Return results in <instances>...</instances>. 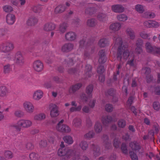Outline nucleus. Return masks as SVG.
<instances>
[{
    "label": "nucleus",
    "instance_id": "64",
    "mask_svg": "<svg viewBox=\"0 0 160 160\" xmlns=\"http://www.w3.org/2000/svg\"><path fill=\"white\" fill-rule=\"evenodd\" d=\"M153 54H160V48H157L155 47L152 52Z\"/></svg>",
    "mask_w": 160,
    "mask_h": 160
},
{
    "label": "nucleus",
    "instance_id": "41",
    "mask_svg": "<svg viewBox=\"0 0 160 160\" xmlns=\"http://www.w3.org/2000/svg\"><path fill=\"white\" fill-rule=\"evenodd\" d=\"M79 48H87L88 46L91 45V43H85V41L84 39H83L80 40L79 42Z\"/></svg>",
    "mask_w": 160,
    "mask_h": 160
},
{
    "label": "nucleus",
    "instance_id": "6",
    "mask_svg": "<svg viewBox=\"0 0 160 160\" xmlns=\"http://www.w3.org/2000/svg\"><path fill=\"white\" fill-rule=\"evenodd\" d=\"M49 108L50 110V116L52 117H56L59 115L58 107L56 105L51 103L49 105Z\"/></svg>",
    "mask_w": 160,
    "mask_h": 160
},
{
    "label": "nucleus",
    "instance_id": "1",
    "mask_svg": "<svg viewBox=\"0 0 160 160\" xmlns=\"http://www.w3.org/2000/svg\"><path fill=\"white\" fill-rule=\"evenodd\" d=\"M113 40L115 43L119 45L117 54V59L123 64L129 55V51L127 49L128 45L126 43H123L122 38L117 35L114 36Z\"/></svg>",
    "mask_w": 160,
    "mask_h": 160
},
{
    "label": "nucleus",
    "instance_id": "12",
    "mask_svg": "<svg viewBox=\"0 0 160 160\" xmlns=\"http://www.w3.org/2000/svg\"><path fill=\"white\" fill-rule=\"evenodd\" d=\"M74 48V44L71 43H67L62 46L61 51L63 52H68L72 51Z\"/></svg>",
    "mask_w": 160,
    "mask_h": 160
},
{
    "label": "nucleus",
    "instance_id": "40",
    "mask_svg": "<svg viewBox=\"0 0 160 160\" xmlns=\"http://www.w3.org/2000/svg\"><path fill=\"white\" fill-rule=\"evenodd\" d=\"M12 70L11 65L8 64L3 66V72L5 74H8L10 73Z\"/></svg>",
    "mask_w": 160,
    "mask_h": 160
},
{
    "label": "nucleus",
    "instance_id": "32",
    "mask_svg": "<svg viewBox=\"0 0 160 160\" xmlns=\"http://www.w3.org/2000/svg\"><path fill=\"white\" fill-rule=\"evenodd\" d=\"M46 118V115L43 113H41L35 115L33 119L37 121H41L44 119Z\"/></svg>",
    "mask_w": 160,
    "mask_h": 160
},
{
    "label": "nucleus",
    "instance_id": "30",
    "mask_svg": "<svg viewBox=\"0 0 160 160\" xmlns=\"http://www.w3.org/2000/svg\"><path fill=\"white\" fill-rule=\"evenodd\" d=\"M87 25L90 27H94L97 24L96 20L93 18L88 19L87 21Z\"/></svg>",
    "mask_w": 160,
    "mask_h": 160
},
{
    "label": "nucleus",
    "instance_id": "22",
    "mask_svg": "<svg viewBox=\"0 0 160 160\" xmlns=\"http://www.w3.org/2000/svg\"><path fill=\"white\" fill-rule=\"evenodd\" d=\"M8 88L4 86L0 87V97L4 98L6 97L8 94Z\"/></svg>",
    "mask_w": 160,
    "mask_h": 160
},
{
    "label": "nucleus",
    "instance_id": "35",
    "mask_svg": "<svg viewBox=\"0 0 160 160\" xmlns=\"http://www.w3.org/2000/svg\"><path fill=\"white\" fill-rule=\"evenodd\" d=\"M121 25L118 22L115 23L111 25V29L114 31H117L121 28Z\"/></svg>",
    "mask_w": 160,
    "mask_h": 160
},
{
    "label": "nucleus",
    "instance_id": "5",
    "mask_svg": "<svg viewBox=\"0 0 160 160\" xmlns=\"http://www.w3.org/2000/svg\"><path fill=\"white\" fill-rule=\"evenodd\" d=\"M17 124L20 127L28 128L31 127L32 124V121L28 119H21L18 121L17 122Z\"/></svg>",
    "mask_w": 160,
    "mask_h": 160
},
{
    "label": "nucleus",
    "instance_id": "33",
    "mask_svg": "<svg viewBox=\"0 0 160 160\" xmlns=\"http://www.w3.org/2000/svg\"><path fill=\"white\" fill-rule=\"evenodd\" d=\"M97 17L98 20L101 22H104L108 19L106 15L102 13H99Z\"/></svg>",
    "mask_w": 160,
    "mask_h": 160
},
{
    "label": "nucleus",
    "instance_id": "4",
    "mask_svg": "<svg viewBox=\"0 0 160 160\" xmlns=\"http://www.w3.org/2000/svg\"><path fill=\"white\" fill-rule=\"evenodd\" d=\"M14 60L16 63L19 66H22L24 62V59L22 53L20 52H18L15 54Z\"/></svg>",
    "mask_w": 160,
    "mask_h": 160
},
{
    "label": "nucleus",
    "instance_id": "3",
    "mask_svg": "<svg viewBox=\"0 0 160 160\" xmlns=\"http://www.w3.org/2000/svg\"><path fill=\"white\" fill-rule=\"evenodd\" d=\"M63 119L61 120L59 122L56 127V130L59 132H70L71 131L70 128L67 125L63 124Z\"/></svg>",
    "mask_w": 160,
    "mask_h": 160
},
{
    "label": "nucleus",
    "instance_id": "54",
    "mask_svg": "<svg viewBox=\"0 0 160 160\" xmlns=\"http://www.w3.org/2000/svg\"><path fill=\"white\" fill-rule=\"evenodd\" d=\"M118 124L119 127L123 128L126 125V121L123 119H121L118 121Z\"/></svg>",
    "mask_w": 160,
    "mask_h": 160
},
{
    "label": "nucleus",
    "instance_id": "27",
    "mask_svg": "<svg viewBox=\"0 0 160 160\" xmlns=\"http://www.w3.org/2000/svg\"><path fill=\"white\" fill-rule=\"evenodd\" d=\"M98 46L101 48H104L109 44L108 40L106 38H102L99 40L98 43Z\"/></svg>",
    "mask_w": 160,
    "mask_h": 160
},
{
    "label": "nucleus",
    "instance_id": "42",
    "mask_svg": "<svg viewBox=\"0 0 160 160\" xmlns=\"http://www.w3.org/2000/svg\"><path fill=\"white\" fill-rule=\"evenodd\" d=\"M79 145L83 151L86 150L88 147V142L85 141H82L80 142Z\"/></svg>",
    "mask_w": 160,
    "mask_h": 160
},
{
    "label": "nucleus",
    "instance_id": "11",
    "mask_svg": "<svg viewBox=\"0 0 160 160\" xmlns=\"http://www.w3.org/2000/svg\"><path fill=\"white\" fill-rule=\"evenodd\" d=\"M105 51L102 49L99 51L98 53L99 58L98 62L100 63H104L107 60Z\"/></svg>",
    "mask_w": 160,
    "mask_h": 160
},
{
    "label": "nucleus",
    "instance_id": "7",
    "mask_svg": "<svg viewBox=\"0 0 160 160\" xmlns=\"http://www.w3.org/2000/svg\"><path fill=\"white\" fill-rule=\"evenodd\" d=\"M23 106L25 111L29 113H32L34 110V106L31 102L25 101L23 104Z\"/></svg>",
    "mask_w": 160,
    "mask_h": 160
},
{
    "label": "nucleus",
    "instance_id": "19",
    "mask_svg": "<svg viewBox=\"0 0 160 160\" xmlns=\"http://www.w3.org/2000/svg\"><path fill=\"white\" fill-rule=\"evenodd\" d=\"M56 28L55 25L52 23H47L44 26L43 29L46 31H50L55 29Z\"/></svg>",
    "mask_w": 160,
    "mask_h": 160
},
{
    "label": "nucleus",
    "instance_id": "21",
    "mask_svg": "<svg viewBox=\"0 0 160 160\" xmlns=\"http://www.w3.org/2000/svg\"><path fill=\"white\" fill-rule=\"evenodd\" d=\"M118 101V98L116 94V90L113 88H111V102L114 104Z\"/></svg>",
    "mask_w": 160,
    "mask_h": 160
},
{
    "label": "nucleus",
    "instance_id": "61",
    "mask_svg": "<svg viewBox=\"0 0 160 160\" xmlns=\"http://www.w3.org/2000/svg\"><path fill=\"white\" fill-rule=\"evenodd\" d=\"M120 143V142L118 139L115 138L114 140L113 145L116 148H118L119 147Z\"/></svg>",
    "mask_w": 160,
    "mask_h": 160
},
{
    "label": "nucleus",
    "instance_id": "13",
    "mask_svg": "<svg viewBox=\"0 0 160 160\" xmlns=\"http://www.w3.org/2000/svg\"><path fill=\"white\" fill-rule=\"evenodd\" d=\"M91 148L95 157H97L100 155V148L98 146L95 145L94 144H92L91 145Z\"/></svg>",
    "mask_w": 160,
    "mask_h": 160
},
{
    "label": "nucleus",
    "instance_id": "56",
    "mask_svg": "<svg viewBox=\"0 0 160 160\" xmlns=\"http://www.w3.org/2000/svg\"><path fill=\"white\" fill-rule=\"evenodd\" d=\"M8 30L7 29L1 28H0V37H1L7 33Z\"/></svg>",
    "mask_w": 160,
    "mask_h": 160
},
{
    "label": "nucleus",
    "instance_id": "47",
    "mask_svg": "<svg viewBox=\"0 0 160 160\" xmlns=\"http://www.w3.org/2000/svg\"><path fill=\"white\" fill-rule=\"evenodd\" d=\"M136 10L139 13H142L144 11L143 6L140 4H137L135 7Z\"/></svg>",
    "mask_w": 160,
    "mask_h": 160
},
{
    "label": "nucleus",
    "instance_id": "59",
    "mask_svg": "<svg viewBox=\"0 0 160 160\" xmlns=\"http://www.w3.org/2000/svg\"><path fill=\"white\" fill-rule=\"evenodd\" d=\"M14 115L17 117L20 118L23 116V113L21 110H17L15 112Z\"/></svg>",
    "mask_w": 160,
    "mask_h": 160
},
{
    "label": "nucleus",
    "instance_id": "51",
    "mask_svg": "<svg viewBox=\"0 0 160 160\" xmlns=\"http://www.w3.org/2000/svg\"><path fill=\"white\" fill-rule=\"evenodd\" d=\"M3 9L5 12H11L13 10L12 7L11 6L8 5H6L4 6Z\"/></svg>",
    "mask_w": 160,
    "mask_h": 160
},
{
    "label": "nucleus",
    "instance_id": "45",
    "mask_svg": "<svg viewBox=\"0 0 160 160\" xmlns=\"http://www.w3.org/2000/svg\"><path fill=\"white\" fill-rule=\"evenodd\" d=\"M95 8H87L85 11L86 14L89 15H92L95 12Z\"/></svg>",
    "mask_w": 160,
    "mask_h": 160
},
{
    "label": "nucleus",
    "instance_id": "62",
    "mask_svg": "<svg viewBox=\"0 0 160 160\" xmlns=\"http://www.w3.org/2000/svg\"><path fill=\"white\" fill-rule=\"evenodd\" d=\"M26 148L28 150H32L34 148V145L31 142H28L26 145Z\"/></svg>",
    "mask_w": 160,
    "mask_h": 160
},
{
    "label": "nucleus",
    "instance_id": "15",
    "mask_svg": "<svg viewBox=\"0 0 160 160\" xmlns=\"http://www.w3.org/2000/svg\"><path fill=\"white\" fill-rule=\"evenodd\" d=\"M38 22V19L34 16L29 17L27 21V24L29 26H33Z\"/></svg>",
    "mask_w": 160,
    "mask_h": 160
},
{
    "label": "nucleus",
    "instance_id": "17",
    "mask_svg": "<svg viewBox=\"0 0 160 160\" xmlns=\"http://www.w3.org/2000/svg\"><path fill=\"white\" fill-rule=\"evenodd\" d=\"M129 145L130 147L133 151L139 150L141 148L140 144L136 141L131 142Z\"/></svg>",
    "mask_w": 160,
    "mask_h": 160
},
{
    "label": "nucleus",
    "instance_id": "52",
    "mask_svg": "<svg viewBox=\"0 0 160 160\" xmlns=\"http://www.w3.org/2000/svg\"><path fill=\"white\" fill-rule=\"evenodd\" d=\"M88 98L84 93H82L80 95V99L83 102H87Z\"/></svg>",
    "mask_w": 160,
    "mask_h": 160
},
{
    "label": "nucleus",
    "instance_id": "14",
    "mask_svg": "<svg viewBox=\"0 0 160 160\" xmlns=\"http://www.w3.org/2000/svg\"><path fill=\"white\" fill-rule=\"evenodd\" d=\"M82 86L81 83H78L71 87L68 90L70 94H73L78 90Z\"/></svg>",
    "mask_w": 160,
    "mask_h": 160
},
{
    "label": "nucleus",
    "instance_id": "2",
    "mask_svg": "<svg viewBox=\"0 0 160 160\" xmlns=\"http://www.w3.org/2000/svg\"><path fill=\"white\" fill-rule=\"evenodd\" d=\"M14 48L13 44L11 42H5L0 45V51L5 53H9Z\"/></svg>",
    "mask_w": 160,
    "mask_h": 160
},
{
    "label": "nucleus",
    "instance_id": "58",
    "mask_svg": "<svg viewBox=\"0 0 160 160\" xmlns=\"http://www.w3.org/2000/svg\"><path fill=\"white\" fill-rule=\"evenodd\" d=\"M134 57H133L132 58L129 59L128 61L127 62V64H128L130 66L134 67Z\"/></svg>",
    "mask_w": 160,
    "mask_h": 160
},
{
    "label": "nucleus",
    "instance_id": "36",
    "mask_svg": "<svg viewBox=\"0 0 160 160\" xmlns=\"http://www.w3.org/2000/svg\"><path fill=\"white\" fill-rule=\"evenodd\" d=\"M145 46L146 51L148 53L152 54L153 51L154 50V48L155 47L152 46L151 43L148 42L146 43Z\"/></svg>",
    "mask_w": 160,
    "mask_h": 160
},
{
    "label": "nucleus",
    "instance_id": "48",
    "mask_svg": "<svg viewBox=\"0 0 160 160\" xmlns=\"http://www.w3.org/2000/svg\"><path fill=\"white\" fill-rule=\"evenodd\" d=\"M4 155L5 157L8 159H11L13 157L12 153L10 151H7L4 152Z\"/></svg>",
    "mask_w": 160,
    "mask_h": 160
},
{
    "label": "nucleus",
    "instance_id": "46",
    "mask_svg": "<svg viewBox=\"0 0 160 160\" xmlns=\"http://www.w3.org/2000/svg\"><path fill=\"white\" fill-rule=\"evenodd\" d=\"M82 107L81 105H79L77 107H72L69 109V112L72 113L74 112H79L81 109Z\"/></svg>",
    "mask_w": 160,
    "mask_h": 160
},
{
    "label": "nucleus",
    "instance_id": "37",
    "mask_svg": "<svg viewBox=\"0 0 160 160\" xmlns=\"http://www.w3.org/2000/svg\"><path fill=\"white\" fill-rule=\"evenodd\" d=\"M95 134V133L93 131H89L84 135V138L86 139L89 140L93 138L94 137Z\"/></svg>",
    "mask_w": 160,
    "mask_h": 160
},
{
    "label": "nucleus",
    "instance_id": "28",
    "mask_svg": "<svg viewBox=\"0 0 160 160\" xmlns=\"http://www.w3.org/2000/svg\"><path fill=\"white\" fill-rule=\"evenodd\" d=\"M66 9V8L64 5H60L55 8L54 12L56 14L64 12Z\"/></svg>",
    "mask_w": 160,
    "mask_h": 160
},
{
    "label": "nucleus",
    "instance_id": "34",
    "mask_svg": "<svg viewBox=\"0 0 160 160\" xmlns=\"http://www.w3.org/2000/svg\"><path fill=\"white\" fill-rule=\"evenodd\" d=\"M68 26V24L67 23H63L60 25L59 31L61 33H63L66 31Z\"/></svg>",
    "mask_w": 160,
    "mask_h": 160
},
{
    "label": "nucleus",
    "instance_id": "31",
    "mask_svg": "<svg viewBox=\"0 0 160 160\" xmlns=\"http://www.w3.org/2000/svg\"><path fill=\"white\" fill-rule=\"evenodd\" d=\"M93 89V86L91 84L89 85L86 88V92L88 95L89 98H91L92 97V93Z\"/></svg>",
    "mask_w": 160,
    "mask_h": 160
},
{
    "label": "nucleus",
    "instance_id": "23",
    "mask_svg": "<svg viewBox=\"0 0 160 160\" xmlns=\"http://www.w3.org/2000/svg\"><path fill=\"white\" fill-rule=\"evenodd\" d=\"M43 95V93L40 90H38L34 92L33 95V97L34 99L38 100L41 99Z\"/></svg>",
    "mask_w": 160,
    "mask_h": 160
},
{
    "label": "nucleus",
    "instance_id": "63",
    "mask_svg": "<svg viewBox=\"0 0 160 160\" xmlns=\"http://www.w3.org/2000/svg\"><path fill=\"white\" fill-rule=\"evenodd\" d=\"M143 44V42L142 40L140 38H138L136 41V45L137 47H142Z\"/></svg>",
    "mask_w": 160,
    "mask_h": 160
},
{
    "label": "nucleus",
    "instance_id": "39",
    "mask_svg": "<svg viewBox=\"0 0 160 160\" xmlns=\"http://www.w3.org/2000/svg\"><path fill=\"white\" fill-rule=\"evenodd\" d=\"M94 130L96 133H99L102 130V126L101 124L99 122H97L94 126Z\"/></svg>",
    "mask_w": 160,
    "mask_h": 160
},
{
    "label": "nucleus",
    "instance_id": "49",
    "mask_svg": "<svg viewBox=\"0 0 160 160\" xmlns=\"http://www.w3.org/2000/svg\"><path fill=\"white\" fill-rule=\"evenodd\" d=\"M121 149L123 153L125 154H127L128 153V150L127 148V146L125 143H122Z\"/></svg>",
    "mask_w": 160,
    "mask_h": 160
},
{
    "label": "nucleus",
    "instance_id": "29",
    "mask_svg": "<svg viewBox=\"0 0 160 160\" xmlns=\"http://www.w3.org/2000/svg\"><path fill=\"white\" fill-rule=\"evenodd\" d=\"M92 66L90 64H87L85 67V75L86 76V78L90 77L92 75Z\"/></svg>",
    "mask_w": 160,
    "mask_h": 160
},
{
    "label": "nucleus",
    "instance_id": "57",
    "mask_svg": "<svg viewBox=\"0 0 160 160\" xmlns=\"http://www.w3.org/2000/svg\"><path fill=\"white\" fill-rule=\"evenodd\" d=\"M105 69L103 66L101 65L98 66L97 70L98 73L100 74L103 73Z\"/></svg>",
    "mask_w": 160,
    "mask_h": 160
},
{
    "label": "nucleus",
    "instance_id": "50",
    "mask_svg": "<svg viewBox=\"0 0 160 160\" xmlns=\"http://www.w3.org/2000/svg\"><path fill=\"white\" fill-rule=\"evenodd\" d=\"M142 70L144 71V73L146 76L149 75L151 72V69L149 67H143L142 68Z\"/></svg>",
    "mask_w": 160,
    "mask_h": 160
},
{
    "label": "nucleus",
    "instance_id": "24",
    "mask_svg": "<svg viewBox=\"0 0 160 160\" xmlns=\"http://www.w3.org/2000/svg\"><path fill=\"white\" fill-rule=\"evenodd\" d=\"M112 9L113 11L116 12H122L124 11V8L122 5H120L112 6Z\"/></svg>",
    "mask_w": 160,
    "mask_h": 160
},
{
    "label": "nucleus",
    "instance_id": "25",
    "mask_svg": "<svg viewBox=\"0 0 160 160\" xmlns=\"http://www.w3.org/2000/svg\"><path fill=\"white\" fill-rule=\"evenodd\" d=\"M126 33L130 39L134 40L135 38V33L131 28H128L126 30Z\"/></svg>",
    "mask_w": 160,
    "mask_h": 160
},
{
    "label": "nucleus",
    "instance_id": "16",
    "mask_svg": "<svg viewBox=\"0 0 160 160\" xmlns=\"http://www.w3.org/2000/svg\"><path fill=\"white\" fill-rule=\"evenodd\" d=\"M16 17L14 14L11 13L8 14L6 17V21L7 23L9 25H12L15 22Z\"/></svg>",
    "mask_w": 160,
    "mask_h": 160
},
{
    "label": "nucleus",
    "instance_id": "18",
    "mask_svg": "<svg viewBox=\"0 0 160 160\" xmlns=\"http://www.w3.org/2000/svg\"><path fill=\"white\" fill-rule=\"evenodd\" d=\"M43 9L42 6L40 4L36 5L31 7L30 10L33 12L39 13Z\"/></svg>",
    "mask_w": 160,
    "mask_h": 160
},
{
    "label": "nucleus",
    "instance_id": "9",
    "mask_svg": "<svg viewBox=\"0 0 160 160\" xmlns=\"http://www.w3.org/2000/svg\"><path fill=\"white\" fill-rule=\"evenodd\" d=\"M32 66L33 69L38 72H41L43 68V65L42 62L39 60H37L34 61L33 63Z\"/></svg>",
    "mask_w": 160,
    "mask_h": 160
},
{
    "label": "nucleus",
    "instance_id": "43",
    "mask_svg": "<svg viewBox=\"0 0 160 160\" xmlns=\"http://www.w3.org/2000/svg\"><path fill=\"white\" fill-rule=\"evenodd\" d=\"M63 139L64 142L68 144H71L73 142L72 137L70 136H64L63 138Z\"/></svg>",
    "mask_w": 160,
    "mask_h": 160
},
{
    "label": "nucleus",
    "instance_id": "53",
    "mask_svg": "<svg viewBox=\"0 0 160 160\" xmlns=\"http://www.w3.org/2000/svg\"><path fill=\"white\" fill-rule=\"evenodd\" d=\"M129 153L130 158L132 160H138V156L133 152L130 151Z\"/></svg>",
    "mask_w": 160,
    "mask_h": 160
},
{
    "label": "nucleus",
    "instance_id": "60",
    "mask_svg": "<svg viewBox=\"0 0 160 160\" xmlns=\"http://www.w3.org/2000/svg\"><path fill=\"white\" fill-rule=\"evenodd\" d=\"M151 28H157L159 26V23L155 21H151Z\"/></svg>",
    "mask_w": 160,
    "mask_h": 160
},
{
    "label": "nucleus",
    "instance_id": "20",
    "mask_svg": "<svg viewBox=\"0 0 160 160\" xmlns=\"http://www.w3.org/2000/svg\"><path fill=\"white\" fill-rule=\"evenodd\" d=\"M82 123L81 119L79 118H74L72 122L73 126L77 128H80L82 126Z\"/></svg>",
    "mask_w": 160,
    "mask_h": 160
},
{
    "label": "nucleus",
    "instance_id": "26",
    "mask_svg": "<svg viewBox=\"0 0 160 160\" xmlns=\"http://www.w3.org/2000/svg\"><path fill=\"white\" fill-rule=\"evenodd\" d=\"M103 140V144L104 148L106 149H108L110 146V141L108 137L106 135H104Z\"/></svg>",
    "mask_w": 160,
    "mask_h": 160
},
{
    "label": "nucleus",
    "instance_id": "38",
    "mask_svg": "<svg viewBox=\"0 0 160 160\" xmlns=\"http://www.w3.org/2000/svg\"><path fill=\"white\" fill-rule=\"evenodd\" d=\"M102 122L103 124L105 126H108L110 122V116H105L103 117L102 119Z\"/></svg>",
    "mask_w": 160,
    "mask_h": 160
},
{
    "label": "nucleus",
    "instance_id": "10",
    "mask_svg": "<svg viewBox=\"0 0 160 160\" xmlns=\"http://www.w3.org/2000/svg\"><path fill=\"white\" fill-rule=\"evenodd\" d=\"M77 35L73 32L70 31L67 32L65 35V38L68 41H74L76 39Z\"/></svg>",
    "mask_w": 160,
    "mask_h": 160
},
{
    "label": "nucleus",
    "instance_id": "55",
    "mask_svg": "<svg viewBox=\"0 0 160 160\" xmlns=\"http://www.w3.org/2000/svg\"><path fill=\"white\" fill-rule=\"evenodd\" d=\"M30 158L31 160H37L38 158V155L34 152H32L29 154Z\"/></svg>",
    "mask_w": 160,
    "mask_h": 160
},
{
    "label": "nucleus",
    "instance_id": "44",
    "mask_svg": "<svg viewBox=\"0 0 160 160\" xmlns=\"http://www.w3.org/2000/svg\"><path fill=\"white\" fill-rule=\"evenodd\" d=\"M117 19L120 21L124 22L128 19V17L125 14H120L117 16Z\"/></svg>",
    "mask_w": 160,
    "mask_h": 160
},
{
    "label": "nucleus",
    "instance_id": "8",
    "mask_svg": "<svg viewBox=\"0 0 160 160\" xmlns=\"http://www.w3.org/2000/svg\"><path fill=\"white\" fill-rule=\"evenodd\" d=\"M72 151L67 148H59L58 151V154L59 156L66 155L68 158H70Z\"/></svg>",
    "mask_w": 160,
    "mask_h": 160
}]
</instances>
